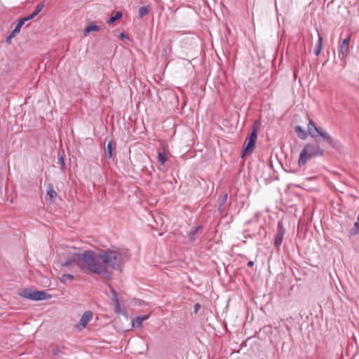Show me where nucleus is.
Returning <instances> with one entry per match:
<instances>
[{
	"mask_svg": "<svg viewBox=\"0 0 359 359\" xmlns=\"http://www.w3.org/2000/svg\"><path fill=\"white\" fill-rule=\"evenodd\" d=\"M74 278V277L73 275L65 273L61 276V277L60 278V280L63 283H66L68 280H73Z\"/></svg>",
	"mask_w": 359,
	"mask_h": 359,
	"instance_id": "20",
	"label": "nucleus"
},
{
	"mask_svg": "<svg viewBox=\"0 0 359 359\" xmlns=\"http://www.w3.org/2000/svg\"><path fill=\"white\" fill-rule=\"evenodd\" d=\"M277 228L278 231L275 235L273 245L277 250H279L285 233V230L283 226V224L280 222L278 223Z\"/></svg>",
	"mask_w": 359,
	"mask_h": 359,
	"instance_id": "5",
	"label": "nucleus"
},
{
	"mask_svg": "<svg viewBox=\"0 0 359 359\" xmlns=\"http://www.w3.org/2000/svg\"><path fill=\"white\" fill-rule=\"evenodd\" d=\"M140 318H142L141 320L144 321L149 318V315H144V316H140Z\"/></svg>",
	"mask_w": 359,
	"mask_h": 359,
	"instance_id": "32",
	"label": "nucleus"
},
{
	"mask_svg": "<svg viewBox=\"0 0 359 359\" xmlns=\"http://www.w3.org/2000/svg\"><path fill=\"white\" fill-rule=\"evenodd\" d=\"M43 8V4L42 3L39 4L35 8L34 11L28 16L22 18V19L25 20V22L33 19L34 17H36L42 10Z\"/></svg>",
	"mask_w": 359,
	"mask_h": 359,
	"instance_id": "13",
	"label": "nucleus"
},
{
	"mask_svg": "<svg viewBox=\"0 0 359 359\" xmlns=\"http://www.w3.org/2000/svg\"><path fill=\"white\" fill-rule=\"evenodd\" d=\"M314 140V142L306 144L302 150L298 160L299 167L306 165L308 161L313 158L324 155V149L323 147L324 144H326L325 142L324 144H321V142L318 137Z\"/></svg>",
	"mask_w": 359,
	"mask_h": 359,
	"instance_id": "4",
	"label": "nucleus"
},
{
	"mask_svg": "<svg viewBox=\"0 0 359 359\" xmlns=\"http://www.w3.org/2000/svg\"><path fill=\"white\" fill-rule=\"evenodd\" d=\"M248 142L252 143L254 145L255 144V142L256 140H253V139H250V137L248 138Z\"/></svg>",
	"mask_w": 359,
	"mask_h": 359,
	"instance_id": "37",
	"label": "nucleus"
},
{
	"mask_svg": "<svg viewBox=\"0 0 359 359\" xmlns=\"http://www.w3.org/2000/svg\"><path fill=\"white\" fill-rule=\"evenodd\" d=\"M33 297L34 301L49 299L51 298V295L46 292L34 290Z\"/></svg>",
	"mask_w": 359,
	"mask_h": 359,
	"instance_id": "10",
	"label": "nucleus"
},
{
	"mask_svg": "<svg viewBox=\"0 0 359 359\" xmlns=\"http://www.w3.org/2000/svg\"><path fill=\"white\" fill-rule=\"evenodd\" d=\"M201 308V304L199 303H196L194 304V313H196L198 310L200 309Z\"/></svg>",
	"mask_w": 359,
	"mask_h": 359,
	"instance_id": "30",
	"label": "nucleus"
},
{
	"mask_svg": "<svg viewBox=\"0 0 359 359\" xmlns=\"http://www.w3.org/2000/svg\"><path fill=\"white\" fill-rule=\"evenodd\" d=\"M111 292L112 294L111 302H112V304H113L114 310L115 313L116 314L125 313H126L125 309L121 306V305L119 302L118 293L116 292V290L113 287H111Z\"/></svg>",
	"mask_w": 359,
	"mask_h": 359,
	"instance_id": "6",
	"label": "nucleus"
},
{
	"mask_svg": "<svg viewBox=\"0 0 359 359\" xmlns=\"http://www.w3.org/2000/svg\"><path fill=\"white\" fill-rule=\"evenodd\" d=\"M149 13V7L147 6H141L139 9V16L142 18Z\"/></svg>",
	"mask_w": 359,
	"mask_h": 359,
	"instance_id": "22",
	"label": "nucleus"
},
{
	"mask_svg": "<svg viewBox=\"0 0 359 359\" xmlns=\"http://www.w3.org/2000/svg\"><path fill=\"white\" fill-rule=\"evenodd\" d=\"M100 30V27L97 25H90L87 26L84 30L83 33L85 35L89 34L91 32H98Z\"/></svg>",
	"mask_w": 359,
	"mask_h": 359,
	"instance_id": "18",
	"label": "nucleus"
},
{
	"mask_svg": "<svg viewBox=\"0 0 359 359\" xmlns=\"http://www.w3.org/2000/svg\"><path fill=\"white\" fill-rule=\"evenodd\" d=\"M43 8V4L42 3L39 4L35 8L34 11L28 16L22 18V19L25 20V22L33 19L34 17H36L42 10Z\"/></svg>",
	"mask_w": 359,
	"mask_h": 359,
	"instance_id": "12",
	"label": "nucleus"
},
{
	"mask_svg": "<svg viewBox=\"0 0 359 359\" xmlns=\"http://www.w3.org/2000/svg\"><path fill=\"white\" fill-rule=\"evenodd\" d=\"M33 292H34V290H32L29 288H25V289L22 290L19 293V294L22 297L33 300L34 299Z\"/></svg>",
	"mask_w": 359,
	"mask_h": 359,
	"instance_id": "14",
	"label": "nucleus"
},
{
	"mask_svg": "<svg viewBox=\"0 0 359 359\" xmlns=\"http://www.w3.org/2000/svg\"><path fill=\"white\" fill-rule=\"evenodd\" d=\"M25 23V19H22V18L19 19L16 26L14 28L15 32H18L19 34L20 32V29H21L22 27L24 25Z\"/></svg>",
	"mask_w": 359,
	"mask_h": 359,
	"instance_id": "23",
	"label": "nucleus"
},
{
	"mask_svg": "<svg viewBox=\"0 0 359 359\" xmlns=\"http://www.w3.org/2000/svg\"><path fill=\"white\" fill-rule=\"evenodd\" d=\"M122 13L121 11H117L114 15H111L107 20V23L111 25L114 23L115 21L121 19L122 18Z\"/></svg>",
	"mask_w": 359,
	"mask_h": 359,
	"instance_id": "17",
	"label": "nucleus"
},
{
	"mask_svg": "<svg viewBox=\"0 0 359 359\" xmlns=\"http://www.w3.org/2000/svg\"><path fill=\"white\" fill-rule=\"evenodd\" d=\"M227 198H228V194L226 193L224 194L220 199H219V207H218V209L220 212H222V207L223 205H224V204L226 203V201H227Z\"/></svg>",
	"mask_w": 359,
	"mask_h": 359,
	"instance_id": "21",
	"label": "nucleus"
},
{
	"mask_svg": "<svg viewBox=\"0 0 359 359\" xmlns=\"http://www.w3.org/2000/svg\"><path fill=\"white\" fill-rule=\"evenodd\" d=\"M201 229V226H195L189 233V238L191 241L194 240V236L197 233V232L199 231V229Z\"/></svg>",
	"mask_w": 359,
	"mask_h": 359,
	"instance_id": "26",
	"label": "nucleus"
},
{
	"mask_svg": "<svg viewBox=\"0 0 359 359\" xmlns=\"http://www.w3.org/2000/svg\"><path fill=\"white\" fill-rule=\"evenodd\" d=\"M18 33L15 32V29H13V30L9 34V36H11V38H13Z\"/></svg>",
	"mask_w": 359,
	"mask_h": 359,
	"instance_id": "33",
	"label": "nucleus"
},
{
	"mask_svg": "<svg viewBox=\"0 0 359 359\" xmlns=\"http://www.w3.org/2000/svg\"><path fill=\"white\" fill-rule=\"evenodd\" d=\"M43 8V4L42 3L39 4L35 8L34 11L28 16L22 18V19L25 20V22L33 19L34 17H36L42 10Z\"/></svg>",
	"mask_w": 359,
	"mask_h": 359,
	"instance_id": "11",
	"label": "nucleus"
},
{
	"mask_svg": "<svg viewBox=\"0 0 359 359\" xmlns=\"http://www.w3.org/2000/svg\"><path fill=\"white\" fill-rule=\"evenodd\" d=\"M257 136V128H256L255 126H254L253 130H252V133H251V134H250L249 137L250 139H253V140H256Z\"/></svg>",
	"mask_w": 359,
	"mask_h": 359,
	"instance_id": "29",
	"label": "nucleus"
},
{
	"mask_svg": "<svg viewBox=\"0 0 359 359\" xmlns=\"http://www.w3.org/2000/svg\"><path fill=\"white\" fill-rule=\"evenodd\" d=\"M11 36H10L9 35L7 36L6 39V43L7 44H10L11 43Z\"/></svg>",
	"mask_w": 359,
	"mask_h": 359,
	"instance_id": "31",
	"label": "nucleus"
},
{
	"mask_svg": "<svg viewBox=\"0 0 359 359\" xmlns=\"http://www.w3.org/2000/svg\"><path fill=\"white\" fill-rule=\"evenodd\" d=\"M102 258L103 268L106 272L107 269L120 270L125 263V255L123 253L111 250H100V256Z\"/></svg>",
	"mask_w": 359,
	"mask_h": 359,
	"instance_id": "3",
	"label": "nucleus"
},
{
	"mask_svg": "<svg viewBox=\"0 0 359 359\" xmlns=\"http://www.w3.org/2000/svg\"><path fill=\"white\" fill-rule=\"evenodd\" d=\"M58 163L60 164V170L64 172L66 169V165L65 162V158L62 155H60L58 158Z\"/></svg>",
	"mask_w": 359,
	"mask_h": 359,
	"instance_id": "27",
	"label": "nucleus"
},
{
	"mask_svg": "<svg viewBox=\"0 0 359 359\" xmlns=\"http://www.w3.org/2000/svg\"><path fill=\"white\" fill-rule=\"evenodd\" d=\"M93 316V312L90 311H87L84 312L79 322V323L76 325V327L79 330H82L84 329L88 323L92 320Z\"/></svg>",
	"mask_w": 359,
	"mask_h": 359,
	"instance_id": "8",
	"label": "nucleus"
},
{
	"mask_svg": "<svg viewBox=\"0 0 359 359\" xmlns=\"http://www.w3.org/2000/svg\"><path fill=\"white\" fill-rule=\"evenodd\" d=\"M100 251L95 253L91 250H85L81 253L80 268L87 269L88 271L96 274H105L106 270L103 268Z\"/></svg>",
	"mask_w": 359,
	"mask_h": 359,
	"instance_id": "1",
	"label": "nucleus"
},
{
	"mask_svg": "<svg viewBox=\"0 0 359 359\" xmlns=\"http://www.w3.org/2000/svg\"><path fill=\"white\" fill-rule=\"evenodd\" d=\"M140 316H137L132 321V325L135 328H140L142 327V320H141Z\"/></svg>",
	"mask_w": 359,
	"mask_h": 359,
	"instance_id": "19",
	"label": "nucleus"
},
{
	"mask_svg": "<svg viewBox=\"0 0 359 359\" xmlns=\"http://www.w3.org/2000/svg\"><path fill=\"white\" fill-rule=\"evenodd\" d=\"M59 353H60V350H59V349H57V348L54 349V350L53 351V354L54 355H57Z\"/></svg>",
	"mask_w": 359,
	"mask_h": 359,
	"instance_id": "36",
	"label": "nucleus"
},
{
	"mask_svg": "<svg viewBox=\"0 0 359 359\" xmlns=\"http://www.w3.org/2000/svg\"><path fill=\"white\" fill-rule=\"evenodd\" d=\"M112 151H113V145H112V142L111 141H109L108 143H107V148H106V153L107 154V156L110 158L112 157L113 154H112Z\"/></svg>",
	"mask_w": 359,
	"mask_h": 359,
	"instance_id": "24",
	"label": "nucleus"
},
{
	"mask_svg": "<svg viewBox=\"0 0 359 359\" xmlns=\"http://www.w3.org/2000/svg\"><path fill=\"white\" fill-rule=\"evenodd\" d=\"M80 257L81 253H73L61 262L60 265L62 267H69L74 263H76L80 268Z\"/></svg>",
	"mask_w": 359,
	"mask_h": 359,
	"instance_id": "7",
	"label": "nucleus"
},
{
	"mask_svg": "<svg viewBox=\"0 0 359 359\" xmlns=\"http://www.w3.org/2000/svg\"><path fill=\"white\" fill-rule=\"evenodd\" d=\"M120 36L122 39H128V36L125 33H123V32L121 33Z\"/></svg>",
	"mask_w": 359,
	"mask_h": 359,
	"instance_id": "35",
	"label": "nucleus"
},
{
	"mask_svg": "<svg viewBox=\"0 0 359 359\" xmlns=\"http://www.w3.org/2000/svg\"><path fill=\"white\" fill-rule=\"evenodd\" d=\"M46 194H47V196L49 197L50 200H52L57 196V192L55 191L53 184L48 185V189H47Z\"/></svg>",
	"mask_w": 359,
	"mask_h": 359,
	"instance_id": "16",
	"label": "nucleus"
},
{
	"mask_svg": "<svg viewBox=\"0 0 359 359\" xmlns=\"http://www.w3.org/2000/svg\"><path fill=\"white\" fill-rule=\"evenodd\" d=\"M158 161L161 164L163 165L164 163L167 161V156L164 152H160L158 154Z\"/></svg>",
	"mask_w": 359,
	"mask_h": 359,
	"instance_id": "28",
	"label": "nucleus"
},
{
	"mask_svg": "<svg viewBox=\"0 0 359 359\" xmlns=\"http://www.w3.org/2000/svg\"><path fill=\"white\" fill-rule=\"evenodd\" d=\"M350 41L351 36H348L343 40L340 46L339 55H341L342 58H344L348 53Z\"/></svg>",
	"mask_w": 359,
	"mask_h": 359,
	"instance_id": "9",
	"label": "nucleus"
},
{
	"mask_svg": "<svg viewBox=\"0 0 359 359\" xmlns=\"http://www.w3.org/2000/svg\"><path fill=\"white\" fill-rule=\"evenodd\" d=\"M254 144L250 142H248L245 146L243 150L242 151L241 156H244L249 151L251 150L252 147H254Z\"/></svg>",
	"mask_w": 359,
	"mask_h": 359,
	"instance_id": "25",
	"label": "nucleus"
},
{
	"mask_svg": "<svg viewBox=\"0 0 359 359\" xmlns=\"http://www.w3.org/2000/svg\"><path fill=\"white\" fill-rule=\"evenodd\" d=\"M318 40L316 45V48L314 49V53L316 56H318L320 54L321 50H322V46H323V38L320 36L319 32H318Z\"/></svg>",
	"mask_w": 359,
	"mask_h": 359,
	"instance_id": "15",
	"label": "nucleus"
},
{
	"mask_svg": "<svg viewBox=\"0 0 359 359\" xmlns=\"http://www.w3.org/2000/svg\"><path fill=\"white\" fill-rule=\"evenodd\" d=\"M255 264V262L253 261H250L247 263V266L248 267H252Z\"/></svg>",
	"mask_w": 359,
	"mask_h": 359,
	"instance_id": "34",
	"label": "nucleus"
},
{
	"mask_svg": "<svg viewBox=\"0 0 359 359\" xmlns=\"http://www.w3.org/2000/svg\"><path fill=\"white\" fill-rule=\"evenodd\" d=\"M294 131L301 140H306L308 137V135H310L313 139L320 137L327 145L330 147H333L334 145L333 138L331 135L326 131L319 130V128L315 125L314 122L310 118L306 131L300 126H296L294 127Z\"/></svg>",
	"mask_w": 359,
	"mask_h": 359,
	"instance_id": "2",
	"label": "nucleus"
}]
</instances>
